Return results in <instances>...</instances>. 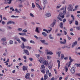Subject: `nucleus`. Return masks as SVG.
I'll list each match as a JSON object with an SVG mask.
<instances>
[{"instance_id": "obj_9", "label": "nucleus", "mask_w": 80, "mask_h": 80, "mask_svg": "<svg viewBox=\"0 0 80 80\" xmlns=\"http://www.w3.org/2000/svg\"><path fill=\"white\" fill-rule=\"evenodd\" d=\"M43 63L44 65H46V66H47L48 65V62L44 60V61L43 62Z\"/></svg>"}, {"instance_id": "obj_26", "label": "nucleus", "mask_w": 80, "mask_h": 80, "mask_svg": "<svg viewBox=\"0 0 80 80\" xmlns=\"http://www.w3.org/2000/svg\"><path fill=\"white\" fill-rule=\"evenodd\" d=\"M15 11L17 13H21V12L19 11V10H18V9H17V8H16L15 9Z\"/></svg>"}, {"instance_id": "obj_11", "label": "nucleus", "mask_w": 80, "mask_h": 80, "mask_svg": "<svg viewBox=\"0 0 80 80\" xmlns=\"http://www.w3.org/2000/svg\"><path fill=\"white\" fill-rule=\"evenodd\" d=\"M48 68L49 69H52V64L50 62L48 63Z\"/></svg>"}, {"instance_id": "obj_59", "label": "nucleus", "mask_w": 80, "mask_h": 80, "mask_svg": "<svg viewBox=\"0 0 80 80\" xmlns=\"http://www.w3.org/2000/svg\"><path fill=\"white\" fill-rule=\"evenodd\" d=\"M71 17L73 19V20H75V17H73V15H71Z\"/></svg>"}, {"instance_id": "obj_61", "label": "nucleus", "mask_w": 80, "mask_h": 80, "mask_svg": "<svg viewBox=\"0 0 80 80\" xmlns=\"http://www.w3.org/2000/svg\"><path fill=\"white\" fill-rule=\"evenodd\" d=\"M67 38H68V40H70V39H71V38L70 37H69V36H68V35H67Z\"/></svg>"}, {"instance_id": "obj_51", "label": "nucleus", "mask_w": 80, "mask_h": 80, "mask_svg": "<svg viewBox=\"0 0 80 80\" xmlns=\"http://www.w3.org/2000/svg\"><path fill=\"white\" fill-rule=\"evenodd\" d=\"M18 7L19 8H22V7H23V5L22 4H19L18 5Z\"/></svg>"}, {"instance_id": "obj_39", "label": "nucleus", "mask_w": 80, "mask_h": 80, "mask_svg": "<svg viewBox=\"0 0 80 80\" xmlns=\"http://www.w3.org/2000/svg\"><path fill=\"white\" fill-rule=\"evenodd\" d=\"M2 42V44L3 45H7V42H6L5 41H4Z\"/></svg>"}, {"instance_id": "obj_19", "label": "nucleus", "mask_w": 80, "mask_h": 80, "mask_svg": "<svg viewBox=\"0 0 80 80\" xmlns=\"http://www.w3.org/2000/svg\"><path fill=\"white\" fill-rule=\"evenodd\" d=\"M56 23L55 21H54L50 25V26L51 27H53Z\"/></svg>"}, {"instance_id": "obj_44", "label": "nucleus", "mask_w": 80, "mask_h": 80, "mask_svg": "<svg viewBox=\"0 0 80 80\" xmlns=\"http://www.w3.org/2000/svg\"><path fill=\"white\" fill-rule=\"evenodd\" d=\"M8 29H9V30H11L12 28V27H10V26H7Z\"/></svg>"}, {"instance_id": "obj_42", "label": "nucleus", "mask_w": 80, "mask_h": 80, "mask_svg": "<svg viewBox=\"0 0 80 80\" xmlns=\"http://www.w3.org/2000/svg\"><path fill=\"white\" fill-rule=\"evenodd\" d=\"M75 65L77 67H80V64L76 63L75 64Z\"/></svg>"}, {"instance_id": "obj_5", "label": "nucleus", "mask_w": 80, "mask_h": 80, "mask_svg": "<svg viewBox=\"0 0 80 80\" xmlns=\"http://www.w3.org/2000/svg\"><path fill=\"white\" fill-rule=\"evenodd\" d=\"M40 42H41L42 43H43V45H48V43L45 42L46 41H45V40H40Z\"/></svg>"}, {"instance_id": "obj_27", "label": "nucleus", "mask_w": 80, "mask_h": 80, "mask_svg": "<svg viewBox=\"0 0 80 80\" xmlns=\"http://www.w3.org/2000/svg\"><path fill=\"white\" fill-rule=\"evenodd\" d=\"M22 70L23 71H25V70H27V68L25 66H23L22 67Z\"/></svg>"}, {"instance_id": "obj_53", "label": "nucleus", "mask_w": 80, "mask_h": 80, "mask_svg": "<svg viewBox=\"0 0 80 80\" xmlns=\"http://www.w3.org/2000/svg\"><path fill=\"white\" fill-rule=\"evenodd\" d=\"M30 16H31V17H33V18H34V17H35V16H34V15H33V14L31 13L30 14Z\"/></svg>"}, {"instance_id": "obj_47", "label": "nucleus", "mask_w": 80, "mask_h": 80, "mask_svg": "<svg viewBox=\"0 0 80 80\" xmlns=\"http://www.w3.org/2000/svg\"><path fill=\"white\" fill-rule=\"evenodd\" d=\"M32 7L33 8H35V4L33 3H32Z\"/></svg>"}, {"instance_id": "obj_60", "label": "nucleus", "mask_w": 80, "mask_h": 80, "mask_svg": "<svg viewBox=\"0 0 80 80\" xmlns=\"http://www.w3.org/2000/svg\"><path fill=\"white\" fill-rule=\"evenodd\" d=\"M9 7H10L9 6H7V7H5V9H7V8H9Z\"/></svg>"}, {"instance_id": "obj_57", "label": "nucleus", "mask_w": 80, "mask_h": 80, "mask_svg": "<svg viewBox=\"0 0 80 80\" xmlns=\"http://www.w3.org/2000/svg\"><path fill=\"white\" fill-rule=\"evenodd\" d=\"M75 25H78V21H75Z\"/></svg>"}, {"instance_id": "obj_23", "label": "nucleus", "mask_w": 80, "mask_h": 80, "mask_svg": "<svg viewBox=\"0 0 80 80\" xmlns=\"http://www.w3.org/2000/svg\"><path fill=\"white\" fill-rule=\"evenodd\" d=\"M57 63H58V69H59V68H60V60H58L57 61Z\"/></svg>"}, {"instance_id": "obj_35", "label": "nucleus", "mask_w": 80, "mask_h": 80, "mask_svg": "<svg viewBox=\"0 0 80 80\" xmlns=\"http://www.w3.org/2000/svg\"><path fill=\"white\" fill-rule=\"evenodd\" d=\"M13 43V42L12 40H10L9 41V44L10 45H12Z\"/></svg>"}, {"instance_id": "obj_58", "label": "nucleus", "mask_w": 80, "mask_h": 80, "mask_svg": "<svg viewBox=\"0 0 80 80\" xmlns=\"http://www.w3.org/2000/svg\"><path fill=\"white\" fill-rule=\"evenodd\" d=\"M68 57H65L64 58V59L65 60H68Z\"/></svg>"}, {"instance_id": "obj_2", "label": "nucleus", "mask_w": 80, "mask_h": 80, "mask_svg": "<svg viewBox=\"0 0 80 80\" xmlns=\"http://www.w3.org/2000/svg\"><path fill=\"white\" fill-rule=\"evenodd\" d=\"M36 2H35V3L37 7H38V8H40V10H42V7H40V5L38 4V3H39V0H36Z\"/></svg>"}, {"instance_id": "obj_4", "label": "nucleus", "mask_w": 80, "mask_h": 80, "mask_svg": "<svg viewBox=\"0 0 80 80\" xmlns=\"http://www.w3.org/2000/svg\"><path fill=\"white\" fill-rule=\"evenodd\" d=\"M12 0H6L4 3L5 4H11Z\"/></svg>"}, {"instance_id": "obj_15", "label": "nucleus", "mask_w": 80, "mask_h": 80, "mask_svg": "<svg viewBox=\"0 0 80 80\" xmlns=\"http://www.w3.org/2000/svg\"><path fill=\"white\" fill-rule=\"evenodd\" d=\"M49 52H50V50L48 49H46L45 50V53L46 55H48L49 53Z\"/></svg>"}, {"instance_id": "obj_17", "label": "nucleus", "mask_w": 80, "mask_h": 80, "mask_svg": "<svg viewBox=\"0 0 80 80\" xmlns=\"http://www.w3.org/2000/svg\"><path fill=\"white\" fill-rule=\"evenodd\" d=\"M77 44V41H76L72 43V48L74 47H75V46Z\"/></svg>"}, {"instance_id": "obj_54", "label": "nucleus", "mask_w": 80, "mask_h": 80, "mask_svg": "<svg viewBox=\"0 0 80 80\" xmlns=\"http://www.w3.org/2000/svg\"><path fill=\"white\" fill-rule=\"evenodd\" d=\"M41 67L42 69H43V68H45V66H44V65H41Z\"/></svg>"}, {"instance_id": "obj_63", "label": "nucleus", "mask_w": 80, "mask_h": 80, "mask_svg": "<svg viewBox=\"0 0 80 80\" xmlns=\"http://www.w3.org/2000/svg\"><path fill=\"white\" fill-rule=\"evenodd\" d=\"M2 25H4L5 24V22L4 21H2Z\"/></svg>"}, {"instance_id": "obj_48", "label": "nucleus", "mask_w": 80, "mask_h": 80, "mask_svg": "<svg viewBox=\"0 0 80 80\" xmlns=\"http://www.w3.org/2000/svg\"><path fill=\"white\" fill-rule=\"evenodd\" d=\"M60 43L61 44H65V42H62V41L60 42Z\"/></svg>"}, {"instance_id": "obj_24", "label": "nucleus", "mask_w": 80, "mask_h": 80, "mask_svg": "<svg viewBox=\"0 0 80 80\" xmlns=\"http://www.w3.org/2000/svg\"><path fill=\"white\" fill-rule=\"evenodd\" d=\"M64 57L65 56H64V54L63 53H62L61 55V60H63Z\"/></svg>"}, {"instance_id": "obj_22", "label": "nucleus", "mask_w": 80, "mask_h": 80, "mask_svg": "<svg viewBox=\"0 0 80 80\" xmlns=\"http://www.w3.org/2000/svg\"><path fill=\"white\" fill-rule=\"evenodd\" d=\"M61 53H62L61 51H58L56 52V54L58 55L59 57H60V54Z\"/></svg>"}, {"instance_id": "obj_29", "label": "nucleus", "mask_w": 80, "mask_h": 80, "mask_svg": "<svg viewBox=\"0 0 80 80\" xmlns=\"http://www.w3.org/2000/svg\"><path fill=\"white\" fill-rule=\"evenodd\" d=\"M42 35H43L44 37H46V36H47V34L46 33L44 32H42Z\"/></svg>"}, {"instance_id": "obj_18", "label": "nucleus", "mask_w": 80, "mask_h": 80, "mask_svg": "<svg viewBox=\"0 0 80 80\" xmlns=\"http://www.w3.org/2000/svg\"><path fill=\"white\" fill-rule=\"evenodd\" d=\"M24 52L26 54H27L28 55H30V53L28 52V50L24 49Z\"/></svg>"}, {"instance_id": "obj_12", "label": "nucleus", "mask_w": 80, "mask_h": 80, "mask_svg": "<svg viewBox=\"0 0 80 80\" xmlns=\"http://www.w3.org/2000/svg\"><path fill=\"white\" fill-rule=\"evenodd\" d=\"M14 38L16 39V40H17V41H18V43H21V41H20V40L19 39V38H17V37L15 36L14 37Z\"/></svg>"}, {"instance_id": "obj_1", "label": "nucleus", "mask_w": 80, "mask_h": 80, "mask_svg": "<svg viewBox=\"0 0 80 80\" xmlns=\"http://www.w3.org/2000/svg\"><path fill=\"white\" fill-rule=\"evenodd\" d=\"M67 9V6H65L64 7V10H63V13L62 14H60L58 16V19L60 20V21H62V19L64 18V15H65V13H66V10ZM60 17H61V18Z\"/></svg>"}, {"instance_id": "obj_13", "label": "nucleus", "mask_w": 80, "mask_h": 80, "mask_svg": "<svg viewBox=\"0 0 80 80\" xmlns=\"http://www.w3.org/2000/svg\"><path fill=\"white\" fill-rule=\"evenodd\" d=\"M30 73H26L25 76V78H26V79H28V78H29V77H30Z\"/></svg>"}, {"instance_id": "obj_30", "label": "nucleus", "mask_w": 80, "mask_h": 80, "mask_svg": "<svg viewBox=\"0 0 80 80\" xmlns=\"http://www.w3.org/2000/svg\"><path fill=\"white\" fill-rule=\"evenodd\" d=\"M47 78H48V76H47V75L45 74L44 76V80H47Z\"/></svg>"}, {"instance_id": "obj_50", "label": "nucleus", "mask_w": 80, "mask_h": 80, "mask_svg": "<svg viewBox=\"0 0 80 80\" xmlns=\"http://www.w3.org/2000/svg\"><path fill=\"white\" fill-rule=\"evenodd\" d=\"M43 31H44V32H47V33H48V30H46L45 29H43Z\"/></svg>"}, {"instance_id": "obj_41", "label": "nucleus", "mask_w": 80, "mask_h": 80, "mask_svg": "<svg viewBox=\"0 0 80 80\" xmlns=\"http://www.w3.org/2000/svg\"><path fill=\"white\" fill-rule=\"evenodd\" d=\"M41 72L43 73H45V69H42L41 71Z\"/></svg>"}, {"instance_id": "obj_55", "label": "nucleus", "mask_w": 80, "mask_h": 80, "mask_svg": "<svg viewBox=\"0 0 80 80\" xmlns=\"http://www.w3.org/2000/svg\"><path fill=\"white\" fill-rule=\"evenodd\" d=\"M30 42L31 43H33L34 44H35V42H34L33 40L30 41Z\"/></svg>"}, {"instance_id": "obj_43", "label": "nucleus", "mask_w": 80, "mask_h": 80, "mask_svg": "<svg viewBox=\"0 0 80 80\" xmlns=\"http://www.w3.org/2000/svg\"><path fill=\"white\" fill-rule=\"evenodd\" d=\"M10 10H12V12L15 11V9H14L13 8V7H11L10 8Z\"/></svg>"}, {"instance_id": "obj_16", "label": "nucleus", "mask_w": 80, "mask_h": 80, "mask_svg": "<svg viewBox=\"0 0 80 80\" xmlns=\"http://www.w3.org/2000/svg\"><path fill=\"white\" fill-rule=\"evenodd\" d=\"M42 1L44 5H47V3H48L47 0H42Z\"/></svg>"}, {"instance_id": "obj_10", "label": "nucleus", "mask_w": 80, "mask_h": 80, "mask_svg": "<svg viewBox=\"0 0 80 80\" xmlns=\"http://www.w3.org/2000/svg\"><path fill=\"white\" fill-rule=\"evenodd\" d=\"M20 38L24 42H27L28 41V40L23 37H21Z\"/></svg>"}, {"instance_id": "obj_62", "label": "nucleus", "mask_w": 80, "mask_h": 80, "mask_svg": "<svg viewBox=\"0 0 80 80\" xmlns=\"http://www.w3.org/2000/svg\"><path fill=\"white\" fill-rule=\"evenodd\" d=\"M9 60H10L9 59H8L6 62H4V63H6L7 62H9Z\"/></svg>"}, {"instance_id": "obj_25", "label": "nucleus", "mask_w": 80, "mask_h": 80, "mask_svg": "<svg viewBox=\"0 0 80 80\" xmlns=\"http://www.w3.org/2000/svg\"><path fill=\"white\" fill-rule=\"evenodd\" d=\"M35 31L36 32H37V33H40V31L38 30V27L36 28Z\"/></svg>"}, {"instance_id": "obj_45", "label": "nucleus", "mask_w": 80, "mask_h": 80, "mask_svg": "<svg viewBox=\"0 0 80 80\" xmlns=\"http://www.w3.org/2000/svg\"><path fill=\"white\" fill-rule=\"evenodd\" d=\"M77 30H80V26H78L76 27Z\"/></svg>"}, {"instance_id": "obj_37", "label": "nucleus", "mask_w": 80, "mask_h": 80, "mask_svg": "<svg viewBox=\"0 0 80 80\" xmlns=\"http://www.w3.org/2000/svg\"><path fill=\"white\" fill-rule=\"evenodd\" d=\"M18 31H19L20 32H21V31H22V30H23V29L22 28H19L18 29Z\"/></svg>"}, {"instance_id": "obj_21", "label": "nucleus", "mask_w": 80, "mask_h": 80, "mask_svg": "<svg viewBox=\"0 0 80 80\" xmlns=\"http://www.w3.org/2000/svg\"><path fill=\"white\" fill-rule=\"evenodd\" d=\"M6 41H7V38H2L1 39V41L2 42H5Z\"/></svg>"}, {"instance_id": "obj_52", "label": "nucleus", "mask_w": 80, "mask_h": 80, "mask_svg": "<svg viewBox=\"0 0 80 80\" xmlns=\"http://www.w3.org/2000/svg\"><path fill=\"white\" fill-rule=\"evenodd\" d=\"M22 19H23L24 20H26L27 19V17L25 16H23L22 17Z\"/></svg>"}, {"instance_id": "obj_40", "label": "nucleus", "mask_w": 80, "mask_h": 80, "mask_svg": "<svg viewBox=\"0 0 80 80\" xmlns=\"http://www.w3.org/2000/svg\"><path fill=\"white\" fill-rule=\"evenodd\" d=\"M53 52L52 51H49V52L48 55H53Z\"/></svg>"}, {"instance_id": "obj_38", "label": "nucleus", "mask_w": 80, "mask_h": 80, "mask_svg": "<svg viewBox=\"0 0 80 80\" xmlns=\"http://www.w3.org/2000/svg\"><path fill=\"white\" fill-rule=\"evenodd\" d=\"M28 30L27 29H23L22 30V32L23 33H27V32Z\"/></svg>"}, {"instance_id": "obj_32", "label": "nucleus", "mask_w": 80, "mask_h": 80, "mask_svg": "<svg viewBox=\"0 0 80 80\" xmlns=\"http://www.w3.org/2000/svg\"><path fill=\"white\" fill-rule=\"evenodd\" d=\"M69 60H70L69 63H71V62H73L74 60L73 59H72V58H71V57L70 56L69 57Z\"/></svg>"}, {"instance_id": "obj_31", "label": "nucleus", "mask_w": 80, "mask_h": 80, "mask_svg": "<svg viewBox=\"0 0 80 80\" xmlns=\"http://www.w3.org/2000/svg\"><path fill=\"white\" fill-rule=\"evenodd\" d=\"M22 35L23 36H25L26 37H29L28 35H27L26 33H22Z\"/></svg>"}, {"instance_id": "obj_49", "label": "nucleus", "mask_w": 80, "mask_h": 80, "mask_svg": "<svg viewBox=\"0 0 80 80\" xmlns=\"http://www.w3.org/2000/svg\"><path fill=\"white\" fill-rule=\"evenodd\" d=\"M40 54H36V57L37 58H38V57H40Z\"/></svg>"}, {"instance_id": "obj_34", "label": "nucleus", "mask_w": 80, "mask_h": 80, "mask_svg": "<svg viewBox=\"0 0 80 80\" xmlns=\"http://www.w3.org/2000/svg\"><path fill=\"white\" fill-rule=\"evenodd\" d=\"M63 27V22H61L60 23V28H62Z\"/></svg>"}, {"instance_id": "obj_36", "label": "nucleus", "mask_w": 80, "mask_h": 80, "mask_svg": "<svg viewBox=\"0 0 80 80\" xmlns=\"http://www.w3.org/2000/svg\"><path fill=\"white\" fill-rule=\"evenodd\" d=\"M47 57L48 60H50L51 58H52V57H51V56H47Z\"/></svg>"}, {"instance_id": "obj_20", "label": "nucleus", "mask_w": 80, "mask_h": 80, "mask_svg": "<svg viewBox=\"0 0 80 80\" xmlns=\"http://www.w3.org/2000/svg\"><path fill=\"white\" fill-rule=\"evenodd\" d=\"M48 37L50 39H51V40H53L54 39L53 37H52V35L51 34L49 35Z\"/></svg>"}, {"instance_id": "obj_28", "label": "nucleus", "mask_w": 80, "mask_h": 80, "mask_svg": "<svg viewBox=\"0 0 80 80\" xmlns=\"http://www.w3.org/2000/svg\"><path fill=\"white\" fill-rule=\"evenodd\" d=\"M46 73L47 75H48V73H49V70H48V69H46Z\"/></svg>"}, {"instance_id": "obj_8", "label": "nucleus", "mask_w": 80, "mask_h": 80, "mask_svg": "<svg viewBox=\"0 0 80 80\" xmlns=\"http://www.w3.org/2000/svg\"><path fill=\"white\" fill-rule=\"evenodd\" d=\"M45 59H43V58H40V59L38 60V62H40V63H43Z\"/></svg>"}, {"instance_id": "obj_64", "label": "nucleus", "mask_w": 80, "mask_h": 80, "mask_svg": "<svg viewBox=\"0 0 80 80\" xmlns=\"http://www.w3.org/2000/svg\"><path fill=\"white\" fill-rule=\"evenodd\" d=\"M29 60L30 61H33V58H30Z\"/></svg>"}, {"instance_id": "obj_3", "label": "nucleus", "mask_w": 80, "mask_h": 80, "mask_svg": "<svg viewBox=\"0 0 80 80\" xmlns=\"http://www.w3.org/2000/svg\"><path fill=\"white\" fill-rule=\"evenodd\" d=\"M72 10L73 6H72V5L71 4H69L68 5V11H70V12H72Z\"/></svg>"}, {"instance_id": "obj_46", "label": "nucleus", "mask_w": 80, "mask_h": 80, "mask_svg": "<svg viewBox=\"0 0 80 80\" xmlns=\"http://www.w3.org/2000/svg\"><path fill=\"white\" fill-rule=\"evenodd\" d=\"M64 68H65L66 72H67L68 71V68L67 66H65Z\"/></svg>"}, {"instance_id": "obj_7", "label": "nucleus", "mask_w": 80, "mask_h": 80, "mask_svg": "<svg viewBox=\"0 0 80 80\" xmlns=\"http://www.w3.org/2000/svg\"><path fill=\"white\" fill-rule=\"evenodd\" d=\"M15 24V22H13L12 21H9L7 22V24L9 25V24Z\"/></svg>"}, {"instance_id": "obj_14", "label": "nucleus", "mask_w": 80, "mask_h": 80, "mask_svg": "<svg viewBox=\"0 0 80 80\" xmlns=\"http://www.w3.org/2000/svg\"><path fill=\"white\" fill-rule=\"evenodd\" d=\"M52 15V14H51L50 13H46L45 14V16L47 17H51V16Z\"/></svg>"}, {"instance_id": "obj_6", "label": "nucleus", "mask_w": 80, "mask_h": 80, "mask_svg": "<svg viewBox=\"0 0 80 80\" xmlns=\"http://www.w3.org/2000/svg\"><path fill=\"white\" fill-rule=\"evenodd\" d=\"M70 71L71 73L73 74V73H74L75 72V68L73 67H72L71 68Z\"/></svg>"}, {"instance_id": "obj_56", "label": "nucleus", "mask_w": 80, "mask_h": 80, "mask_svg": "<svg viewBox=\"0 0 80 80\" xmlns=\"http://www.w3.org/2000/svg\"><path fill=\"white\" fill-rule=\"evenodd\" d=\"M50 28V30H48V31L49 32V33H50L51 31H52V28Z\"/></svg>"}, {"instance_id": "obj_33", "label": "nucleus", "mask_w": 80, "mask_h": 80, "mask_svg": "<svg viewBox=\"0 0 80 80\" xmlns=\"http://www.w3.org/2000/svg\"><path fill=\"white\" fill-rule=\"evenodd\" d=\"M25 46L24 45V43H22V44L21 46V47L22 49H24L25 48Z\"/></svg>"}]
</instances>
